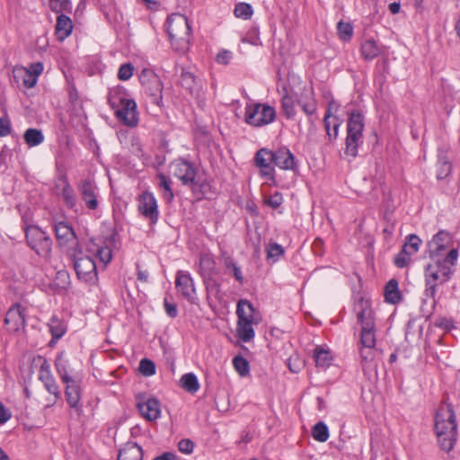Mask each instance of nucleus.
Listing matches in <instances>:
<instances>
[{
    "label": "nucleus",
    "mask_w": 460,
    "mask_h": 460,
    "mask_svg": "<svg viewBox=\"0 0 460 460\" xmlns=\"http://www.w3.org/2000/svg\"><path fill=\"white\" fill-rule=\"evenodd\" d=\"M353 312L357 316L358 323L361 325L360 330V358L362 362L369 363L374 359V348L376 346V323L374 312L369 299L358 296L354 305Z\"/></svg>",
    "instance_id": "f257e3e1"
},
{
    "label": "nucleus",
    "mask_w": 460,
    "mask_h": 460,
    "mask_svg": "<svg viewBox=\"0 0 460 460\" xmlns=\"http://www.w3.org/2000/svg\"><path fill=\"white\" fill-rule=\"evenodd\" d=\"M458 258L457 249L448 251L444 258L430 259L431 263L425 267V295L435 298L437 287L447 283L454 273L453 266Z\"/></svg>",
    "instance_id": "f03ea898"
},
{
    "label": "nucleus",
    "mask_w": 460,
    "mask_h": 460,
    "mask_svg": "<svg viewBox=\"0 0 460 460\" xmlns=\"http://www.w3.org/2000/svg\"><path fill=\"white\" fill-rule=\"evenodd\" d=\"M434 429L440 448L447 453L450 452L457 439L456 416L450 402H445L438 408Z\"/></svg>",
    "instance_id": "7ed1b4c3"
},
{
    "label": "nucleus",
    "mask_w": 460,
    "mask_h": 460,
    "mask_svg": "<svg viewBox=\"0 0 460 460\" xmlns=\"http://www.w3.org/2000/svg\"><path fill=\"white\" fill-rule=\"evenodd\" d=\"M165 26L173 50L185 53L190 48L191 37L188 18L181 13H172L168 16Z\"/></svg>",
    "instance_id": "20e7f679"
},
{
    "label": "nucleus",
    "mask_w": 460,
    "mask_h": 460,
    "mask_svg": "<svg viewBox=\"0 0 460 460\" xmlns=\"http://www.w3.org/2000/svg\"><path fill=\"white\" fill-rule=\"evenodd\" d=\"M145 102L156 111H162L164 103V84L153 70L143 69L139 75Z\"/></svg>",
    "instance_id": "39448f33"
},
{
    "label": "nucleus",
    "mask_w": 460,
    "mask_h": 460,
    "mask_svg": "<svg viewBox=\"0 0 460 460\" xmlns=\"http://www.w3.org/2000/svg\"><path fill=\"white\" fill-rule=\"evenodd\" d=\"M364 128L365 118L363 113L359 110L350 111L347 121L344 154L351 159L356 158L358 147L363 143Z\"/></svg>",
    "instance_id": "423d86ee"
},
{
    "label": "nucleus",
    "mask_w": 460,
    "mask_h": 460,
    "mask_svg": "<svg viewBox=\"0 0 460 460\" xmlns=\"http://www.w3.org/2000/svg\"><path fill=\"white\" fill-rule=\"evenodd\" d=\"M25 240L27 245L39 257L49 261L52 253L53 242L49 234L38 226L25 227Z\"/></svg>",
    "instance_id": "0eeeda50"
},
{
    "label": "nucleus",
    "mask_w": 460,
    "mask_h": 460,
    "mask_svg": "<svg viewBox=\"0 0 460 460\" xmlns=\"http://www.w3.org/2000/svg\"><path fill=\"white\" fill-rule=\"evenodd\" d=\"M171 172L183 186L191 188L201 186L198 177V167L196 164L184 158L174 159L170 164Z\"/></svg>",
    "instance_id": "6e6552de"
},
{
    "label": "nucleus",
    "mask_w": 460,
    "mask_h": 460,
    "mask_svg": "<svg viewBox=\"0 0 460 460\" xmlns=\"http://www.w3.org/2000/svg\"><path fill=\"white\" fill-rule=\"evenodd\" d=\"M276 119V111L272 106L262 103H249L245 107L244 121L252 127H263Z\"/></svg>",
    "instance_id": "1a4fd4ad"
},
{
    "label": "nucleus",
    "mask_w": 460,
    "mask_h": 460,
    "mask_svg": "<svg viewBox=\"0 0 460 460\" xmlns=\"http://www.w3.org/2000/svg\"><path fill=\"white\" fill-rule=\"evenodd\" d=\"M74 269L79 279L92 283L97 279L96 263L92 255L84 254L81 251L73 255Z\"/></svg>",
    "instance_id": "9d476101"
},
{
    "label": "nucleus",
    "mask_w": 460,
    "mask_h": 460,
    "mask_svg": "<svg viewBox=\"0 0 460 460\" xmlns=\"http://www.w3.org/2000/svg\"><path fill=\"white\" fill-rule=\"evenodd\" d=\"M453 235L447 230H439L433 235L432 239L428 242V255L429 259L444 258L447 250L455 249L453 247Z\"/></svg>",
    "instance_id": "9b49d317"
},
{
    "label": "nucleus",
    "mask_w": 460,
    "mask_h": 460,
    "mask_svg": "<svg viewBox=\"0 0 460 460\" xmlns=\"http://www.w3.org/2000/svg\"><path fill=\"white\" fill-rule=\"evenodd\" d=\"M137 210L151 225H155L158 222L160 212L157 200L152 192L146 190L138 196Z\"/></svg>",
    "instance_id": "f8f14e48"
},
{
    "label": "nucleus",
    "mask_w": 460,
    "mask_h": 460,
    "mask_svg": "<svg viewBox=\"0 0 460 460\" xmlns=\"http://www.w3.org/2000/svg\"><path fill=\"white\" fill-rule=\"evenodd\" d=\"M177 291L190 304H198L197 291L194 279L189 271L178 270L175 277Z\"/></svg>",
    "instance_id": "ddd939ff"
},
{
    "label": "nucleus",
    "mask_w": 460,
    "mask_h": 460,
    "mask_svg": "<svg viewBox=\"0 0 460 460\" xmlns=\"http://www.w3.org/2000/svg\"><path fill=\"white\" fill-rule=\"evenodd\" d=\"M77 189L87 208L90 210L97 209L99 206L98 187L94 180L89 177L81 180L77 185Z\"/></svg>",
    "instance_id": "4468645a"
},
{
    "label": "nucleus",
    "mask_w": 460,
    "mask_h": 460,
    "mask_svg": "<svg viewBox=\"0 0 460 460\" xmlns=\"http://www.w3.org/2000/svg\"><path fill=\"white\" fill-rule=\"evenodd\" d=\"M63 383L66 385L65 396L69 407L80 413L83 411L81 379L76 377Z\"/></svg>",
    "instance_id": "2eb2a0df"
},
{
    "label": "nucleus",
    "mask_w": 460,
    "mask_h": 460,
    "mask_svg": "<svg viewBox=\"0 0 460 460\" xmlns=\"http://www.w3.org/2000/svg\"><path fill=\"white\" fill-rule=\"evenodd\" d=\"M137 407L141 416L149 421L155 420L160 417V402L153 396L137 397Z\"/></svg>",
    "instance_id": "dca6fc26"
},
{
    "label": "nucleus",
    "mask_w": 460,
    "mask_h": 460,
    "mask_svg": "<svg viewBox=\"0 0 460 460\" xmlns=\"http://www.w3.org/2000/svg\"><path fill=\"white\" fill-rule=\"evenodd\" d=\"M4 323L9 332H16L25 328V308L15 304L9 308L4 318Z\"/></svg>",
    "instance_id": "f3484780"
},
{
    "label": "nucleus",
    "mask_w": 460,
    "mask_h": 460,
    "mask_svg": "<svg viewBox=\"0 0 460 460\" xmlns=\"http://www.w3.org/2000/svg\"><path fill=\"white\" fill-rule=\"evenodd\" d=\"M57 241L60 246L72 247L77 244V236L72 226L66 221H58L54 225Z\"/></svg>",
    "instance_id": "a211bd4d"
},
{
    "label": "nucleus",
    "mask_w": 460,
    "mask_h": 460,
    "mask_svg": "<svg viewBox=\"0 0 460 460\" xmlns=\"http://www.w3.org/2000/svg\"><path fill=\"white\" fill-rule=\"evenodd\" d=\"M117 119L124 125L134 128L138 124L137 103L133 99L127 101L119 108L113 110Z\"/></svg>",
    "instance_id": "6ab92c4d"
},
{
    "label": "nucleus",
    "mask_w": 460,
    "mask_h": 460,
    "mask_svg": "<svg viewBox=\"0 0 460 460\" xmlns=\"http://www.w3.org/2000/svg\"><path fill=\"white\" fill-rule=\"evenodd\" d=\"M56 188L60 189L59 195L62 197L65 206L68 209L77 211V199L74 188L71 186L66 174L58 177Z\"/></svg>",
    "instance_id": "aec40b11"
},
{
    "label": "nucleus",
    "mask_w": 460,
    "mask_h": 460,
    "mask_svg": "<svg viewBox=\"0 0 460 460\" xmlns=\"http://www.w3.org/2000/svg\"><path fill=\"white\" fill-rule=\"evenodd\" d=\"M39 379L43 383L46 390L50 394H53L55 397V401H57L61 394L60 389L58 385L57 384L55 377L51 373L50 365L46 359H44V361L40 365L39 370Z\"/></svg>",
    "instance_id": "412c9836"
},
{
    "label": "nucleus",
    "mask_w": 460,
    "mask_h": 460,
    "mask_svg": "<svg viewBox=\"0 0 460 460\" xmlns=\"http://www.w3.org/2000/svg\"><path fill=\"white\" fill-rule=\"evenodd\" d=\"M274 165L282 170L294 171L297 165L294 155L286 146H281L276 151H273Z\"/></svg>",
    "instance_id": "4be33fe9"
},
{
    "label": "nucleus",
    "mask_w": 460,
    "mask_h": 460,
    "mask_svg": "<svg viewBox=\"0 0 460 460\" xmlns=\"http://www.w3.org/2000/svg\"><path fill=\"white\" fill-rule=\"evenodd\" d=\"M335 105L334 101H331L328 103V108L323 118V124L326 131V135L330 142L334 141L339 135V128L341 124L337 117H332V111Z\"/></svg>",
    "instance_id": "5701e85b"
},
{
    "label": "nucleus",
    "mask_w": 460,
    "mask_h": 460,
    "mask_svg": "<svg viewBox=\"0 0 460 460\" xmlns=\"http://www.w3.org/2000/svg\"><path fill=\"white\" fill-rule=\"evenodd\" d=\"M144 449L135 441H128L119 450L117 460H144Z\"/></svg>",
    "instance_id": "b1692460"
},
{
    "label": "nucleus",
    "mask_w": 460,
    "mask_h": 460,
    "mask_svg": "<svg viewBox=\"0 0 460 460\" xmlns=\"http://www.w3.org/2000/svg\"><path fill=\"white\" fill-rule=\"evenodd\" d=\"M448 148L445 146L438 148L437 179H446L452 172V164L447 157Z\"/></svg>",
    "instance_id": "393cba45"
},
{
    "label": "nucleus",
    "mask_w": 460,
    "mask_h": 460,
    "mask_svg": "<svg viewBox=\"0 0 460 460\" xmlns=\"http://www.w3.org/2000/svg\"><path fill=\"white\" fill-rule=\"evenodd\" d=\"M236 314L238 322H245V320H251V322L261 321L259 313L256 311L253 305L247 299H241L238 301Z\"/></svg>",
    "instance_id": "a878e982"
},
{
    "label": "nucleus",
    "mask_w": 460,
    "mask_h": 460,
    "mask_svg": "<svg viewBox=\"0 0 460 460\" xmlns=\"http://www.w3.org/2000/svg\"><path fill=\"white\" fill-rule=\"evenodd\" d=\"M296 102L307 116L314 115L317 111V102L314 98V93L312 87L304 89L300 97L297 98Z\"/></svg>",
    "instance_id": "bb28decb"
},
{
    "label": "nucleus",
    "mask_w": 460,
    "mask_h": 460,
    "mask_svg": "<svg viewBox=\"0 0 460 460\" xmlns=\"http://www.w3.org/2000/svg\"><path fill=\"white\" fill-rule=\"evenodd\" d=\"M86 252L92 255L94 260L99 259L104 264H108L112 258L111 250L108 246L97 243L94 241H90L87 243Z\"/></svg>",
    "instance_id": "cd10ccee"
},
{
    "label": "nucleus",
    "mask_w": 460,
    "mask_h": 460,
    "mask_svg": "<svg viewBox=\"0 0 460 460\" xmlns=\"http://www.w3.org/2000/svg\"><path fill=\"white\" fill-rule=\"evenodd\" d=\"M65 13H58V16L55 26V35L59 41H64L70 36L74 28L71 18Z\"/></svg>",
    "instance_id": "c85d7f7f"
},
{
    "label": "nucleus",
    "mask_w": 460,
    "mask_h": 460,
    "mask_svg": "<svg viewBox=\"0 0 460 460\" xmlns=\"http://www.w3.org/2000/svg\"><path fill=\"white\" fill-rule=\"evenodd\" d=\"M55 367L62 382H66L77 377L69 361L64 358V352L58 355L55 360Z\"/></svg>",
    "instance_id": "c756f323"
},
{
    "label": "nucleus",
    "mask_w": 460,
    "mask_h": 460,
    "mask_svg": "<svg viewBox=\"0 0 460 460\" xmlns=\"http://www.w3.org/2000/svg\"><path fill=\"white\" fill-rule=\"evenodd\" d=\"M128 100H130V98H128V93L123 86L118 85L110 89L108 103L112 110L119 108Z\"/></svg>",
    "instance_id": "7c9ffc66"
},
{
    "label": "nucleus",
    "mask_w": 460,
    "mask_h": 460,
    "mask_svg": "<svg viewBox=\"0 0 460 460\" xmlns=\"http://www.w3.org/2000/svg\"><path fill=\"white\" fill-rule=\"evenodd\" d=\"M222 258L226 272L232 275L239 285H243L244 277L243 275L241 267L237 264L234 258L226 252H222Z\"/></svg>",
    "instance_id": "2f4dec72"
},
{
    "label": "nucleus",
    "mask_w": 460,
    "mask_h": 460,
    "mask_svg": "<svg viewBox=\"0 0 460 460\" xmlns=\"http://www.w3.org/2000/svg\"><path fill=\"white\" fill-rule=\"evenodd\" d=\"M382 52L380 46L375 40L368 39L362 42L360 53L362 58L367 61H371L377 58Z\"/></svg>",
    "instance_id": "473e14b6"
},
{
    "label": "nucleus",
    "mask_w": 460,
    "mask_h": 460,
    "mask_svg": "<svg viewBox=\"0 0 460 460\" xmlns=\"http://www.w3.org/2000/svg\"><path fill=\"white\" fill-rule=\"evenodd\" d=\"M260 322H251V320H245V322H237V337L243 342L251 341L254 336L255 332L252 327L253 324H258Z\"/></svg>",
    "instance_id": "72a5a7b5"
},
{
    "label": "nucleus",
    "mask_w": 460,
    "mask_h": 460,
    "mask_svg": "<svg viewBox=\"0 0 460 460\" xmlns=\"http://www.w3.org/2000/svg\"><path fill=\"white\" fill-rule=\"evenodd\" d=\"M48 326L52 336L49 346H53L66 333V327L65 323L55 315L50 318Z\"/></svg>",
    "instance_id": "f704fd0d"
},
{
    "label": "nucleus",
    "mask_w": 460,
    "mask_h": 460,
    "mask_svg": "<svg viewBox=\"0 0 460 460\" xmlns=\"http://www.w3.org/2000/svg\"><path fill=\"white\" fill-rule=\"evenodd\" d=\"M385 301L395 305L402 300V295L398 288V281L395 279H390L385 287Z\"/></svg>",
    "instance_id": "c9c22d12"
},
{
    "label": "nucleus",
    "mask_w": 460,
    "mask_h": 460,
    "mask_svg": "<svg viewBox=\"0 0 460 460\" xmlns=\"http://www.w3.org/2000/svg\"><path fill=\"white\" fill-rule=\"evenodd\" d=\"M157 178L159 179V189L163 191V198L166 202H172L174 199V193L172 189V180L164 173H158Z\"/></svg>",
    "instance_id": "e433bc0d"
},
{
    "label": "nucleus",
    "mask_w": 460,
    "mask_h": 460,
    "mask_svg": "<svg viewBox=\"0 0 460 460\" xmlns=\"http://www.w3.org/2000/svg\"><path fill=\"white\" fill-rule=\"evenodd\" d=\"M24 142L30 146H37L44 142V135L40 129L30 128L23 134Z\"/></svg>",
    "instance_id": "4c0bfd02"
},
{
    "label": "nucleus",
    "mask_w": 460,
    "mask_h": 460,
    "mask_svg": "<svg viewBox=\"0 0 460 460\" xmlns=\"http://www.w3.org/2000/svg\"><path fill=\"white\" fill-rule=\"evenodd\" d=\"M180 382L181 386L190 394H195L199 389V380L193 373L184 374Z\"/></svg>",
    "instance_id": "58836bf2"
},
{
    "label": "nucleus",
    "mask_w": 460,
    "mask_h": 460,
    "mask_svg": "<svg viewBox=\"0 0 460 460\" xmlns=\"http://www.w3.org/2000/svg\"><path fill=\"white\" fill-rule=\"evenodd\" d=\"M312 437L318 442H325L329 438V429L323 421H319L312 428Z\"/></svg>",
    "instance_id": "ea45409f"
},
{
    "label": "nucleus",
    "mask_w": 460,
    "mask_h": 460,
    "mask_svg": "<svg viewBox=\"0 0 460 460\" xmlns=\"http://www.w3.org/2000/svg\"><path fill=\"white\" fill-rule=\"evenodd\" d=\"M314 356L317 367L326 368L331 365L332 357L328 350L316 347L314 350Z\"/></svg>",
    "instance_id": "a19ab883"
},
{
    "label": "nucleus",
    "mask_w": 460,
    "mask_h": 460,
    "mask_svg": "<svg viewBox=\"0 0 460 460\" xmlns=\"http://www.w3.org/2000/svg\"><path fill=\"white\" fill-rule=\"evenodd\" d=\"M281 109L288 119H292L296 115L295 101L287 92L281 98Z\"/></svg>",
    "instance_id": "79ce46f5"
},
{
    "label": "nucleus",
    "mask_w": 460,
    "mask_h": 460,
    "mask_svg": "<svg viewBox=\"0 0 460 460\" xmlns=\"http://www.w3.org/2000/svg\"><path fill=\"white\" fill-rule=\"evenodd\" d=\"M255 164L257 166H265L274 164L273 151L267 148H261L255 155Z\"/></svg>",
    "instance_id": "37998d69"
},
{
    "label": "nucleus",
    "mask_w": 460,
    "mask_h": 460,
    "mask_svg": "<svg viewBox=\"0 0 460 460\" xmlns=\"http://www.w3.org/2000/svg\"><path fill=\"white\" fill-rule=\"evenodd\" d=\"M49 5L50 10L56 13H70L72 12L71 0H49Z\"/></svg>",
    "instance_id": "c03bdc74"
},
{
    "label": "nucleus",
    "mask_w": 460,
    "mask_h": 460,
    "mask_svg": "<svg viewBox=\"0 0 460 460\" xmlns=\"http://www.w3.org/2000/svg\"><path fill=\"white\" fill-rule=\"evenodd\" d=\"M13 74L15 78L22 80L24 86L28 89L32 88L37 84V78L27 72L24 67L14 69Z\"/></svg>",
    "instance_id": "a18cd8bd"
},
{
    "label": "nucleus",
    "mask_w": 460,
    "mask_h": 460,
    "mask_svg": "<svg viewBox=\"0 0 460 460\" xmlns=\"http://www.w3.org/2000/svg\"><path fill=\"white\" fill-rule=\"evenodd\" d=\"M181 85L186 89L190 94L195 93L196 77L189 72L182 70L180 80Z\"/></svg>",
    "instance_id": "49530a36"
},
{
    "label": "nucleus",
    "mask_w": 460,
    "mask_h": 460,
    "mask_svg": "<svg viewBox=\"0 0 460 460\" xmlns=\"http://www.w3.org/2000/svg\"><path fill=\"white\" fill-rule=\"evenodd\" d=\"M421 243L422 241L418 235L409 234L406 237V241L402 245V248L412 256L419 251Z\"/></svg>",
    "instance_id": "de8ad7c7"
},
{
    "label": "nucleus",
    "mask_w": 460,
    "mask_h": 460,
    "mask_svg": "<svg viewBox=\"0 0 460 460\" xmlns=\"http://www.w3.org/2000/svg\"><path fill=\"white\" fill-rule=\"evenodd\" d=\"M233 365L241 376H246L250 372L249 362L243 356H235L233 358Z\"/></svg>",
    "instance_id": "09e8293b"
},
{
    "label": "nucleus",
    "mask_w": 460,
    "mask_h": 460,
    "mask_svg": "<svg viewBox=\"0 0 460 460\" xmlns=\"http://www.w3.org/2000/svg\"><path fill=\"white\" fill-rule=\"evenodd\" d=\"M266 252L267 259L275 262L284 254V248L277 243H271L267 246Z\"/></svg>",
    "instance_id": "8fccbe9b"
},
{
    "label": "nucleus",
    "mask_w": 460,
    "mask_h": 460,
    "mask_svg": "<svg viewBox=\"0 0 460 460\" xmlns=\"http://www.w3.org/2000/svg\"><path fill=\"white\" fill-rule=\"evenodd\" d=\"M234 13L237 18L247 20L253 13L252 7L247 3H239L235 5Z\"/></svg>",
    "instance_id": "3c124183"
},
{
    "label": "nucleus",
    "mask_w": 460,
    "mask_h": 460,
    "mask_svg": "<svg viewBox=\"0 0 460 460\" xmlns=\"http://www.w3.org/2000/svg\"><path fill=\"white\" fill-rule=\"evenodd\" d=\"M199 267L202 277H204V274L209 276L215 270V261L208 255H201L199 258Z\"/></svg>",
    "instance_id": "603ef678"
},
{
    "label": "nucleus",
    "mask_w": 460,
    "mask_h": 460,
    "mask_svg": "<svg viewBox=\"0 0 460 460\" xmlns=\"http://www.w3.org/2000/svg\"><path fill=\"white\" fill-rule=\"evenodd\" d=\"M340 39L349 41L353 35V27L349 22H340L337 25Z\"/></svg>",
    "instance_id": "864d4df0"
},
{
    "label": "nucleus",
    "mask_w": 460,
    "mask_h": 460,
    "mask_svg": "<svg viewBox=\"0 0 460 460\" xmlns=\"http://www.w3.org/2000/svg\"><path fill=\"white\" fill-rule=\"evenodd\" d=\"M204 285L206 287V290L208 294H212L217 296L220 292V284L217 282L216 279H214L211 275L207 276L204 274L203 277Z\"/></svg>",
    "instance_id": "5fc2aeb1"
},
{
    "label": "nucleus",
    "mask_w": 460,
    "mask_h": 460,
    "mask_svg": "<svg viewBox=\"0 0 460 460\" xmlns=\"http://www.w3.org/2000/svg\"><path fill=\"white\" fill-rule=\"evenodd\" d=\"M139 371L145 376H151L155 374V365L149 358H143L139 362Z\"/></svg>",
    "instance_id": "6e6d98bb"
},
{
    "label": "nucleus",
    "mask_w": 460,
    "mask_h": 460,
    "mask_svg": "<svg viewBox=\"0 0 460 460\" xmlns=\"http://www.w3.org/2000/svg\"><path fill=\"white\" fill-rule=\"evenodd\" d=\"M411 255L402 248L401 252L394 257V263L397 268H405L411 261Z\"/></svg>",
    "instance_id": "4d7b16f0"
},
{
    "label": "nucleus",
    "mask_w": 460,
    "mask_h": 460,
    "mask_svg": "<svg viewBox=\"0 0 460 460\" xmlns=\"http://www.w3.org/2000/svg\"><path fill=\"white\" fill-rule=\"evenodd\" d=\"M134 66L131 63H126L119 66L118 78L121 81H127L133 75Z\"/></svg>",
    "instance_id": "13d9d810"
},
{
    "label": "nucleus",
    "mask_w": 460,
    "mask_h": 460,
    "mask_svg": "<svg viewBox=\"0 0 460 460\" xmlns=\"http://www.w3.org/2000/svg\"><path fill=\"white\" fill-rule=\"evenodd\" d=\"M164 310L167 315L171 318H175L178 315L177 305L174 303H170L168 299L165 297L164 300Z\"/></svg>",
    "instance_id": "bf43d9fd"
},
{
    "label": "nucleus",
    "mask_w": 460,
    "mask_h": 460,
    "mask_svg": "<svg viewBox=\"0 0 460 460\" xmlns=\"http://www.w3.org/2000/svg\"><path fill=\"white\" fill-rule=\"evenodd\" d=\"M283 202V197L280 193L276 192L271 195L267 200L266 203L272 208H278Z\"/></svg>",
    "instance_id": "052dcab7"
},
{
    "label": "nucleus",
    "mask_w": 460,
    "mask_h": 460,
    "mask_svg": "<svg viewBox=\"0 0 460 460\" xmlns=\"http://www.w3.org/2000/svg\"><path fill=\"white\" fill-rule=\"evenodd\" d=\"M179 450L184 454H190L193 451L194 444L190 439H181L178 444Z\"/></svg>",
    "instance_id": "680f3d73"
},
{
    "label": "nucleus",
    "mask_w": 460,
    "mask_h": 460,
    "mask_svg": "<svg viewBox=\"0 0 460 460\" xmlns=\"http://www.w3.org/2000/svg\"><path fill=\"white\" fill-rule=\"evenodd\" d=\"M11 122L8 119L0 118V137H6L11 133Z\"/></svg>",
    "instance_id": "e2e57ef3"
},
{
    "label": "nucleus",
    "mask_w": 460,
    "mask_h": 460,
    "mask_svg": "<svg viewBox=\"0 0 460 460\" xmlns=\"http://www.w3.org/2000/svg\"><path fill=\"white\" fill-rule=\"evenodd\" d=\"M434 325L440 329L450 330L453 328V321L445 317H438L434 322Z\"/></svg>",
    "instance_id": "0e129e2a"
},
{
    "label": "nucleus",
    "mask_w": 460,
    "mask_h": 460,
    "mask_svg": "<svg viewBox=\"0 0 460 460\" xmlns=\"http://www.w3.org/2000/svg\"><path fill=\"white\" fill-rule=\"evenodd\" d=\"M25 70L38 79V76L43 71V65L40 62L32 63L28 68H25Z\"/></svg>",
    "instance_id": "69168bd1"
},
{
    "label": "nucleus",
    "mask_w": 460,
    "mask_h": 460,
    "mask_svg": "<svg viewBox=\"0 0 460 460\" xmlns=\"http://www.w3.org/2000/svg\"><path fill=\"white\" fill-rule=\"evenodd\" d=\"M232 58V52L229 50H222L217 55V62L223 65H227Z\"/></svg>",
    "instance_id": "338daca9"
},
{
    "label": "nucleus",
    "mask_w": 460,
    "mask_h": 460,
    "mask_svg": "<svg viewBox=\"0 0 460 460\" xmlns=\"http://www.w3.org/2000/svg\"><path fill=\"white\" fill-rule=\"evenodd\" d=\"M261 168V174L262 177L268 180L274 179L275 170L271 164H266L265 166H259Z\"/></svg>",
    "instance_id": "774afa93"
}]
</instances>
